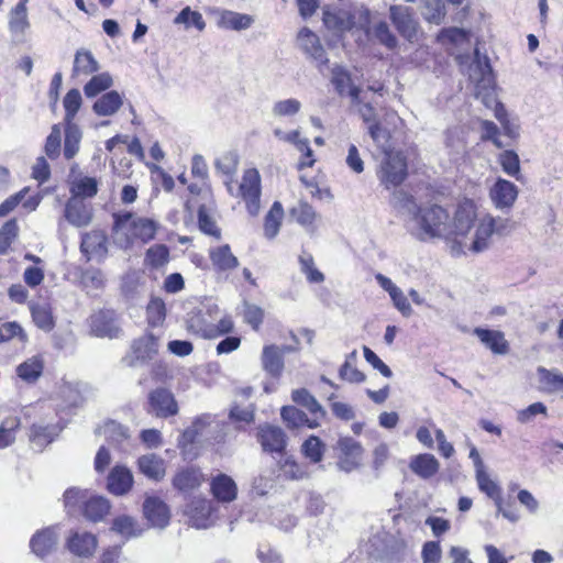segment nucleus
<instances>
[{"label": "nucleus", "mask_w": 563, "mask_h": 563, "mask_svg": "<svg viewBox=\"0 0 563 563\" xmlns=\"http://www.w3.org/2000/svg\"><path fill=\"white\" fill-rule=\"evenodd\" d=\"M390 19L401 36L410 42L417 38L418 22L409 8L404 5H391Z\"/></svg>", "instance_id": "9b49d317"}, {"label": "nucleus", "mask_w": 563, "mask_h": 563, "mask_svg": "<svg viewBox=\"0 0 563 563\" xmlns=\"http://www.w3.org/2000/svg\"><path fill=\"white\" fill-rule=\"evenodd\" d=\"M212 501L202 497L194 498L186 507L191 526L198 529L208 528L211 525Z\"/></svg>", "instance_id": "2eb2a0df"}, {"label": "nucleus", "mask_w": 563, "mask_h": 563, "mask_svg": "<svg viewBox=\"0 0 563 563\" xmlns=\"http://www.w3.org/2000/svg\"><path fill=\"white\" fill-rule=\"evenodd\" d=\"M423 18L434 24H440L444 18V5L441 0H426Z\"/></svg>", "instance_id": "69168bd1"}, {"label": "nucleus", "mask_w": 563, "mask_h": 563, "mask_svg": "<svg viewBox=\"0 0 563 563\" xmlns=\"http://www.w3.org/2000/svg\"><path fill=\"white\" fill-rule=\"evenodd\" d=\"M202 482V473L195 467L183 468L173 478L174 487L184 494L199 488Z\"/></svg>", "instance_id": "bb28decb"}, {"label": "nucleus", "mask_w": 563, "mask_h": 563, "mask_svg": "<svg viewBox=\"0 0 563 563\" xmlns=\"http://www.w3.org/2000/svg\"><path fill=\"white\" fill-rule=\"evenodd\" d=\"M137 465L146 477L161 481L165 476V462L156 454H145L139 457Z\"/></svg>", "instance_id": "2f4dec72"}, {"label": "nucleus", "mask_w": 563, "mask_h": 563, "mask_svg": "<svg viewBox=\"0 0 563 563\" xmlns=\"http://www.w3.org/2000/svg\"><path fill=\"white\" fill-rule=\"evenodd\" d=\"M100 68L98 60L93 57L92 53L88 49L80 48L75 53L71 76H88L97 73Z\"/></svg>", "instance_id": "c756f323"}, {"label": "nucleus", "mask_w": 563, "mask_h": 563, "mask_svg": "<svg viewBox=\"0 0 563 563\" xmlns=\"http://www.w3.org/2000/svg\"><path fill=\"white\" fill-rule=\"evenodd\" d=\"M90 331L98 338H119L121 329L113 310H99L89 318Z\"/></svg>", "instance_id": "6e6552de"}, {"label": "nucleus", "mask_w": 563, "mask_h": 563, "mask_svg": "<svg viewBox=\"0 0 563 563\" xmlns=\"http://www.w3.org/2000/svg\"><path fill=\"white\" fill-rule=\"evenodd\" d=\"M147 321L152 327L162 324L166 317L165 302L161 298H153L146 308Z\"/></svg>", "instance_id": "052dcab7"}, {"label": "nucleus", "mask_w": 563, "mask_h": 563, "mask_svg": "<svg viewBox=\"0 0 563 563\" xmlns=\"http://www.w3.org/2000/svg\"><path fill=\"white\" fill-rule=\"evenodd\" d=\"M377 177L386 189L400 186L407 177V161L402 153L391 151L384 153Z\"/></svg>", "instance_id": "423d86ee"}, {"label": "nucleus", "mask_w": 563, "mask_h": 563, "mask_svg": "<svg viewBox=\"0 0 563 563\" xmlns=\"http://www.w3.org/2000/svg\"><path fill=\"white\" fill-rule=\"evenodd\" d=\"M338 450L341 452V456L361 457L363 455V448L360 442L351 437L340 438L336 443Z\"/></svg>", "instance_id": "338daca9"}, {"label": "nucleus", "mask_w": 563, "mask_h": 563, "mask_svg": "<svg viewBox=\"0 0 563 563\" xmlns=\"http://www.w3.org/2000/svg\"><path fill=\"white\" fill-rule=\"evenodd\" d=\"M148 412L158 418H168L178 412L174 395L166 388H157L148 395Z\"/></svg>", "instance_id": "1a4fd4ad"}, {"label": "nucleus", "mask_w": 563, "mask_h": 563, "mask_svg": "<svg viewBox=\"0 0 563 563\" xmlns=\"http://www.w3.org/2000/svg\"><path fill=\"white\" fill-rule=\"evenodd\" d=\"M109 510L110 504L108 499L101 496H90L81 508L82 515L91 521L102 520Z\"/></svg>", "instance_id": "f704fd0d"}, {"label": "nucleus", "mask_w": 563, "mask_h": 563, "mask_svg": "<svg viewBox=\"0 0 563 563\" xmlns=\"http://www.w3.org/2000/svg\"><path fill=\"white\" fill-rule=\"evenodd\" d=\"M214 422V418L211 415H202L196 418L191 426L188 427L180 435L178 443L184 453H187V446L194 444L200 439H208V429Z\"/></svg>", "instance_id": "ddd939ff"}, {"label": "nucleus", "mask_w": 563, "mask_h": 563, "mask_svg": "<svg viewBox=\"0 0 563 563\" xmlns=\"http://www.w3.org/2000/svg\"><path fill=\"white\" fill-rule=\"evenodd\" d=\"M474 334L494 354L505 355L509 352V343L501 331L475 328Z\"/></svg>", "instance_id": "4be33fe9"}, {"label": "nucleus", "mask_w": 563, "mask_h": 563, "mask_svg": "<svg viewBox=\"0 0 563 563\" xmlns=\"http://www.w3.org/2000/svg\"><path fill=\"white\" fill-rule=\"evenodd\" d=\"M123 106V96L117 90L102 93L92 104V111L99 117H112Z\"/></svg>", "instance_id": "a878e982"}, {"label": "nucleus", "mask_w": 563, "mask_h": 563, "mask_svg": "<svg viewBox=\"0 0 563 563\" xmlns=\"http://www.w3.org/2000/svg\"><path fill=\"white\" fill-rule=\"evenodd\" d=\"M210 489L213 497L220 503H231L238 496L235 482L227 474H218L211 479Z\"/></svg>", "instance_id": "6ab92c4d"}, {"label": "nucleus", "mask_w": 563, "mask_h": 563, "mask_svg": "<svg viewBox=\"0 0 563 563\" xmlns=\"http://www.w3.org/2000/svg\"><path fill=\"white\" fill-rule=\"evenodd\" d=\"M470 80L475 85V97L485 104L495 101V79L489 58L482 55L479 48L474 49V59L468 67Z\"/></svg>", "instance_id": "39448f33"}, {"label": "nucleus", "mask_w": 563, "mask_h": 563, "mask_svg": "<svg viewBox=\"0 0 563 563\" xmlns=\"http://www.w3.org/2000/svg\"><path fill=\"white\" fill-rule=\"evenodd\" d=\"M43 372V362L40 357L33 356L16 368L18 376L29 383L35 382Z\"/></svg>", "instance_id": "a18cd8bd"}, {"label": "nucleus", "mask_w": 563, "mask_h": 563, "mask_svg": "<svg viewBox=\"0 0 563 563\" xmlns=\"http://www.w3.org/2000/svg\"><path fill=\"white\" fill-rule=\"evenodd\" d=\"M262 367L272 377H280L284 371L283 350L275 345H265L262 352Z\"/></svg>", "instance_id": "393cba45"}, {"label": "nucleus", "mask_w": 563, "mask_h": 563, "mask_svg": "<svg viewBox=\"0 0 563 563\" xmlns=\"http://www.w3.org/2000/svg\"><path fill=\"white\" fill-rule=\"evenodd\" d=\"M291 217L302 227L309 228L313 224L317 213L307 202L300 201L290 210Z\"/></svg>", "instance_id": "603ef678"}, {"label": "nucleus", "mask_w": 563, "mask_h": 563, "mask_svg": "<svg viewBox=\"0 0 563 563\" xmlns=\"http://www.w3.org/2000/svg\"><path fill=\"white\" fill-rule=\"evenodd\" d=\"M98 545L96 536L88 532H73L67 540L68 550L79 558H90Z\"/></svg>", "instance_id": "a211bd4d"}, {"label": "nucleus", "mask_w": 563, "mask_h": 563, "mask_svg": "<svg viewBox=\"0 0 563 563\" xmlns=\"http://www.w3.org/2000/svg\"><path fill=\"white\" fill-rule=\"evenodd\" d=\"M209 256L212 266L219 272L231 271L239 266V260L233 255L228 244L211 249Z\"/></svg>", "instance_id": "7c9ffc66"}, {"label": "nucleus", "mask_w": 563, "mask_h": 563, "mask_svg": "<svg viewBox=\"0 0 563 563\" xmlns=\"http://www.w3.org/2000/svg\"><path fill=\"white\" fill-rule=\"evenodd\" d=\"M213 311H218L217 305L208 306L207 311L198 310L196 312H191L187 320L188 330L192 333H196L205 339H212L211 323L212 320L207 319V314L211 318V313Z\"/></svg>", "instance_id": "412c9836"}, {"label": "nucleus", "mask_w": 563, "mask_h": 563, "mask_svg": "<svg viewBox=\"0 0 563 563\" xmlns=\"http://www.w3.org/2000/svg\"><path fill=\"white\" fill-rule=\"evenodd\" d=\"M26 4L27 0H19L9 13V30L13 34L23 35L30 27Z\"/></svg>", "instance_id": "72a5a7b5"}, {"label": "nucleus", "mask_w": 563, "mask_h": 563, "mask_svg": "<svg viewBox=\"0 0 563 563\" xmlns=\"http://www.w3.org/2000/svg\"><path fill=\"white\" fill-rule=\"evenodd\" d=\"M18 234V224L15 220L4 223L0 230V254H5L11 243Z\"/></svg>", "instance_id": "774afa93"}, {"label": "nucleus", "mask_w": 563, "mask_h": 563, "mask_svg": "<svg viewBox=\"0 0 563 563\" xmlns=\"http://www.w3.org/2000/svg\"><path fill=\"white\" fill-rule=\"evenodd\" d=\"M32 319L37 328L45 332H49L55 327L52 309L46 303H32L30 305Z\"/></svg>", "instance_id": "4c0bfd02"}, {"label": "nucleus", "mask_w": 563, "mask_h": 563, "mask_svg": "<svg viewBox=\"0 0 563 563\" xmlns=\"http://www.w3.org/2000/svg\"><path fill=\"white\" fill-rule=\"evenodd\" d=\"M325 451L324 443L316 435H310L301 445L302 454L311 462L322 461Z\"/></svg>", "instance_id": "09e8293b"}, {"label": "nucleus", "mask_w": 563, "mask_h": 563, "mask_svg": "<svg viewBox=\"0 0 563 563\" xmlns=\"http://www.w3.org/2000/svg\"><path fill=\"white\" fill-rule=\"evenodd\" d=\"M409 467L419 477L428 479L439 472L440 463L434 455L420 453L411 459Z\"/></svg>", "instance_id": "cd10ccee"}, {"label": "nucleus", "mask_w": 563, "mask_h": 563, "mask_svg": "<svg viewBox=\"0 0 563 563\" xmlns=\"http://www.w3.org/2000/svg\"><path fill=\"white\" fill-rule=\"evenodd\" d=\"M537 373L539 382L544 390L548 393H556L563 390V374L559 369L539 367Z\"/></svg>", "instance_id": "58836bf2"}, {"label": "nucleus", "mask_w": 563, "mask_h": 563, "mask_svg": "<svg viewBox=\"0 0 563 563\" xmlns=\"http://www.w3.org/2000/svg\"><path fill=\"white\" fill-rule=\"evenodd\" d=\"M283 216L282 203L275 201L265 217L264 234L267 239H274L278 234Z\"/></svg>", "instance_id": "79ce46f5"}, {"label": "nucleus", "mask_w": 563, "mask_h": 563, "mask_svg": "<svg viewBox=\"0 0 563 563\" xmlns=\"http://www.w3.org/2000/svg\"><path fill=\"white\" fill-rule=\"evenodd\" d=\"M20 424V418L16 416H10L2 420L0 424V449H5L15 441V433Z\"/></svg>", "instance_id": "de8ad7c7"}, {"label": "nucleus", "mask_w": 563, "mask_h": 563, "mask_svg": "<svg viewBox=\"0 0 563 563\" xmlns=\"http://www.w3.org/2000/svg\"><path fill=\"white\" fill-rule=\"evenodd\" d=\"M257 439L265 452L282 453L287 445V437L282 428L272 424L258 427Z\"/></svg>", "instance_id": "f8f14e48"}, {"label": "nucleus", "mask_w": 563, "mask_h": 563, "mask_svg": "<svg viewBox=\"0 0 563 563\" xmlns=\"http://www.w3.org/2000/svg\"><path fill=\"white\" fill-rule=\"evenodd\" d=\"M174 24H183L186 29L195 26L198 31H203L206 22L200 12L194 11L190 7L184 8L174 19Z\"/></svg>", "instance_id": "8fccbe9b"}, {"label": "nucleus", "mask_w": 563, "mask_h": 563, "mask_svg": "<svg viewBox=\"0 0 563 563\" xmlns=\"http://www.w3.org/2000/svg\"><path fill=\"white\" fill-rule=\"evenodd\" d=\"M291 399L297 405L305 407L311 415L319 416L321 418L325 417V410L308 389L299 388L292 390Z\"/></svg>", "instance_id": "c9c22d12"}, {"label": "nucleus", "mask_w": 563, "mask_h": 563, "mask_svg": "<svg viewBox=\"0 0 563 563\" xmlns=\"http://www.w3.org/2000/svg\"><path fill=\"white\" fill-rule=\"evenodd\" d=\"M476 481L478 488L495 503L501 498L500 487L489 477L485 470L476 472Z\"/></svg>", "instance_id": "5fc2aeb1"}, {"label": "nucleus", "mask_w": 563, "mask_h": 563, "mask_svg": "<svg viewBox=\"0 0 563 563\" xmlns=\"http://www.w3.org/2000/svg\"><path fill=\"white\" fill-rule=\"evenodd\" d=\"M82 103L80 91L76 88L70 89L64 97L63 104L65 108L66 123H74V119Z\"/></svg>", "instance_id": "3c124183"}, {"label": "nucleus", "mask_w": 563, "mask_h": 563, "mask_svg": "<svg viewBox=\"0 0 563 563\" xmlns=\"http://www.w3.org/2000/svg\"><path fill=\"white\" fill-rule=\"evenodd\" d=\"M351 30H367L371 23V12L364 5H354L349 10Z\"/></svg>", "instance_id": "bf43d9fd"}, {"label": "nucleus", "mask_w": 563, "mask_h": 563, "mask_svg": "<svg viewBox=\"0 0 563 563\" xmlns=\"http://www.w3.org/2000/svg\"><path fill=\"white\" fill-rule=\"evenodd\" d=\"M301 109V102L295 98L279 100L274 103L272 113L274 117H292Z\"/></svg>", "instance_id": "0e129e2a"}, {"label": "nucleus", "mask_w": 563, "mask_h": 563, "mask_svg": "<svg viewBox=\"0 0 563 563\" xmlns=\"http://www.w3.org/2000/svg\"><path fill=\"white\" fill-rule=\"evenodd\" d=\"M538 416L548 417V408L541 401L533 402L527 408L518 410L516 418L519 423L527 424L532 422Z\"/></svg>", "instance_id": "13d9d810"}, {"label": "nucleus", "mask_w": 563, "mask_h": 563, "mask_svg": "<svg viewBox=\"0 0 563 563\" xmlns=\"http://www.w3.org/2000/svg\"><path fill=\"white\" fill-rule=\"evenodd\" d=\"M58 536L54 528H46L36 532L31 541L32 552L38 558H45L56 548Z\"/></svg>", "instance_id": "b1692460"}, {"label": "nucleus", "mask_w": 563, "mask_h": 563, "mask_svg": "<svg viewBox=\"0 0 563 563\" xmlns=\"http://www.w3.org/2000/svg\"><path fill=\"white\" fill-rule=\"evenodd\" d=\"M91 208L82 199L71 197L65 207L66 220L78 228L86 227L91 221Z\"/></svg>", "instance_id": "f3484780"}, {"label": "nucleus", "mask_w": 563, "mask_h": 563, "mask_svg": "<svg viewBox=\"0 0 563 563\" xmlns=\"http://www.w3.org/2000/svg\"><path fill=\"white\" fill-rule=\"evenodd\" d=\"M489 196L496 208L509 209L518 197V188L514 183L498 178L490 188Z\"/></svg>", "instance_id": "dca6fc26"}, {"label": "nucleus", "mask_w": 563, "mask_h": 563, "mask_svg": "<svg viewBox=\"0 0 563 563\" xmlns=\"http://www.w3.org/2000/svg\"><path fill=\"white\" fill-rule=\"evenodd\" d=\"M169 262V249L165 244H155L146 253L144 263L152 268L164 267Z\"/></svg>", "instance_id": "c03bdc74"}, {"label": "nucleus", "mask_w": 563, "mask_h": 563, "mask_svg": "<svg viewBox=\"0 0 563 563\" xmlns=\"http://www.w3.org/2000/svg\"><path fill=\"white\" fill-rule=\"evenodd\" d=\"M62 428L57 424L34 423L30 432V441L33 446L42 450L58 435Z\"/></svg>", "instance_id": "473e14b6"}, {"label": "nucleus", "mask_w": 563, "mask_h": 563, "mask_svg": "<svg viewBox=\"0 0 563 563\" xmlns=\"http://www.w3.org/2000/svg\"><path fill=\"white\" fill-rule=\"evenodd\" d=\"M253 23L252 15L230 10H222L218 20L219 27L234 31L247 30Z\"/></svg>", "instance_id": "c85d7f7f"}, {"label": "nucleus", "mask_w": 563, "mask_h": 563, "mask_svg": "<svg viewBox=\"0 0 563 563\" xmlns=\"http://www.w3.org/2000/svg\"><path fill=\"white\" fill-rule=\"evenodd\" d=\"M87 499V492L77 488H70L64 494L65 508L68 514L74 515L77 510H81Z\"/></svg>", "instance_id": "680f3d73"}, {"label": "nucleus", "mask_w": 563, "mask_h": 563, "mask_svg": "<svg viewBox=\"0 0 563 563\" xmlns=\"http://www.w3.org/2000/svg\"><path fill=\"white\" fill-rule=\"evenodd\" d=\"M323 22L329 30L338 33L351 31L349 10L341 9L333 12H325Z\"/></svg>", "instance_id": "37998d69"}, {"label": "nucleus", "mask_w": 563, "mask_h": 563, "mask_svg": "<svg viewBox=\"0 0 563 563\" xmlns=\"http://www.w3.org/2000/svg\"><path fill=\"white\" fill-rule=\"evenodd\" d=\"M157 338L152 333H146L132 342L131 350L122 358V362L129 367H136L152 360L157 354Z\"/></svg>", "instance_id": "0eeeda50"}, {"label": "nucleus", "mask_w": 563, "mask_h": 563, "mask_svg": "<svg viewBox=\"0 0 563 563\" xmlns=\"http://www.w3.org/2000/svg\"><path fill=\"white\" fill-rule=\"evenodd\" d=\"M299 264L301 272L307 276L310 283H322L324 280L323 274L314 267V261L311 254L302 252L299 255Z\"/></svg>", "instance_id": "4d7b16f0"}, {"label": "nucleus", "mask_w": 563, "mask_h": 563, "mask_svg": "<svg viewBox=\"0 0 563 563\" xmlns=\"http://www.w3.org/2000/svg\"><path fill=\"white\" fill-rule=\"evenodd\" d=\"M393 205L395 208L399 209L402 212H406L409 216V219L413 217V214L419 210V206L417 205L415 198L404 190H396L393 194Z\"/></svg>", "instance_id": "6e6d98bb"}, {"label": "nucleus", "mask_w": 563, "mask_h": 563, "mask_svg": "<svg viewBox=\"0 0 563 563\" xmlns=\"http://www.w3.org/2000/svg\"><path fill=\"white\" fill-rule=\"evenodd\" d=\"M143 510L153 527L164 528L169 522V510L166 504L156 497L145 499Z\"/></svg>", "instance_id": "aec40b11"}, {"label": "nucleus", "mask_w": 563, "mask_h": 563, "mask_svg": "<svg viewBox=\"0 0 563 563\" xmlns=\"http://www.w3.org/2000/svg\"><path fill=\"white\" fill-rule=\"evenodd\" d=\"M451 236L459 240V244L474 253L488 249L490 238L495 230V220L490 216L477 219L476 207L472 200L460 202L451 221Z\"/></svg>", "instance_id": "f257e3e1"}, {"label": "nucleus", "mask_w": 563, "mask_h": 563, "mask_svg": "<svg viewBox=\"0 0 563 563\" xmlns=\"http://www.w3.org/2000/svg\"><path fill=\"white\" fill-rule=\"evenodd\" d=\"M133 485V475L122 465L114 466L108 476L107 487L110 493L121 496L128 493Z\"/></svg>", "instance_id": "5701e85b"}, {"label": "nucleus", "mask_w": 563, "mask_h": 563, "mask_svg": "<svg viewBox=\"0 0 563 563\" xmlns=\"http://www.w3.org/2000/svg\"><path fill=\"white\" fill-rule=\"evenodd\" d=\"M239 166V155L235 151L221 154L214 162L217 173L223 177V184L230 196L242 198L251 216H256L261 208V176L256 168L244 170L238 188H234V177Z\"/></svg>", "instance_id": "f03ea898"}, {"label": "nucleus", "mask_w": 563, "mask_h": 563, "mask_svg": "<svg viewBox=\"0 0 563 563\" xmlns=\"http://www.w3.org/2000/svg\"><path fill=\"white\" fill-rule=\"evenodd\" d=\"M408 225L410 233L420 241L451 238L450 214L439 205L420 207Z\"/></svg>", "instance_id": "20e7f679"}, {"label": "nucleus", "mask_w": 563, "mask_h": 563, "mask_svg": "<svg viewBox=\"0 0 563 563\" xmlns=\"http://www.w3.org/2000/svg\"><path fill=\"white\" fill-rule=\"evenodd\" d=\"M297 42L301 51L311 58L317 66L328 63L327 53L320 43L319 36L308 27H302L298 35Z\"/></svg>", "instance_id": "9d476101"}, {"label": "nucleus", "mask_w": 563, "mask_h": 563, "mask_svg": "<svg viewBox=\"0 0 563 563\" xmlns=\"http://www.w3.org/2000/svg\"><path fill=\"white\" fill-rule=\"evenodd\" d=\"M97 433L103 434L108 442L121 443L129 438L128 429L121 423L110 420L104 422L96 430Z\"/></svg>", "instance_id": "49530a36"}, {"label": "nucleus", "mask_w": 563, "mask_h": 563, "mask_svg": "<svg viewBox=\"0 0 563 563\" xmlns=\"http://www.w3.org/2000/svg\"><path fill=\"white\" fill-rule=\"evenodd\" d=\"M70 191L73 197L91 198L98 192V181L93 177L80 176L71 181Z\"/></svg>", "instance_id": "ea45409f"}, {"label": "nucleus", "mask_w": 563, "mask_h": 563, "mask_svg": "<svg viewBox=\"0 0 563 563\" xmlns=\"http://www.w3.org/2000/svg\"><path fill=\"white\" fill-rule=\"evenodd\" d=\"M368 134L371 135L374 143L382 148L384 153L388 152L390 148L389 145V139L390 133L389 131L384 128L380 122H374L367 126Z\"/></svg>", "instance_id": "e2e57ef3"}, {"label": "nucleus", "mask_w": 563, "mask_h": 563, "mask_svg": "<svg viewBox=\"0 0 563 563\" xmlns=\"http://www.w3.org/2000/svg\"><path fill=\"white\" fill-rule=\"evenodd\" d=\"M80 250L88 261H102L108 255V238L102 231L86 233L81 239Z\"/></svg>", "instance_id": "4468645a"}, {"label": "nucleus", "mask_w": 563, "mask_h": 563, "mask_svg": "<svg viewBox=\"0 0 563 563\" xmlns=\"http://www.w3.org/2000/svg\"><path fill=\"white\" fill-rule=\"evenodd\" d=\"M158 227L156 221L137 217L129 211L113 213L111 240L120 250L131 251L135 244L143 245L151 242Z\"/></svg>", "instance_id": "7ed1b4c3"}, {"label": "nucleus", "mask_w": 563, "mask_h": 563, "mask_svg": "<svg viewBox=\"0 0 563 563\" xmlns=\"http://www.w3.org/2000/svg\"><path fill=\"white\" fill-rule=\"evenodd\" d=\"M81 136L82 133L77 124L66 123L64 143L65 158L71 159L78 153Z\"/></svg>", "instance_id": "a19ab883"}, {"label": "nucleus", "mask_w": 563, "mask_h": 563, "mask_svg": "<svg viewBox=\"0 0 563 563\" xmlns=\"http://www.w3.org/2000/svg\"><path fill=\"white\" fill-rule=\"evenodd\" d=\"M113 86L112 76L104 71L93 75L84 86V93L87 98H95L100 93H104Z\"/></svg>", "instance_id": "e433bc0d"}, {"label": "nucleus", "mask_w": 563, "mask_h": 563, "mask_svg": "<svg viewBox=\"0 0 563 563\" xmlns=\"http://www.w3.org/2000/svg\"><path fill=\"white\" fill-rule=\"evenodd\" d=\"M280 416L289 429L303 427L308 422V416L294 406H284Z\"/></svg>", "instance_id": "864d4df0"}]
</instances>
